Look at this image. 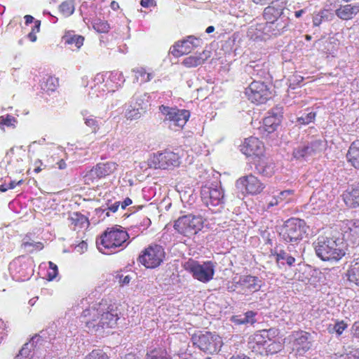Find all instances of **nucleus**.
<instances>
[{
	"label": "nucleus",
	"instance_id": "c9c22d12",
	"mask_svg": "<svg viewBox=\"0 0 359 359\" xmlns=\"http://www.w3.org/2000/svg\"><path fill=\"white\" fill-rule=\"evenodd\" d=\"M144 359H168L167 352L161 348H154L148 351Z\"/></svg>",
	"mask_w": 359,
	"mask_h": 359
},
{
	"label": "nucleus",
	"instance_id": "de8ad7c7",
	"mask_svg": "<svg viewBox=\"0 0 359 359\" xmlns=\"http://www.w3.org/2000/svg\"><path fill=\"white\" fill-rule=\"evenodd\" d=\"M256 313L252 311H247L245 313L244 318L239 320V324H246V323H251L253 324L256 322V320L255 318Z\"/></svg>",
	"mask_w": 359,
	"mask_h": 359
},
{
	"label": "nucleus",
	"instance_id": "6e6552de",
	"mask_svg": "<svg viewBox=\"0 0 359 359\" xmlns=\"http://www.w3.org/2000/svg\"><path fill=\"white\" fill-rule=\"evenodd\" d=\"M191 341L194 346L209 354L218 353L223 345L220 336L211 332L194 334Z\"/></svg>",
	"mask_w": 359,
	"mask_h": 359
},
{
	"label": "nucleus",
	"instance_id": "e433bc0d",
	"mask_svg": "<svg viewBox=\"0 0 359 359\" xmlns=\"http://www.w3.org/2000/svg\"><path fill=\"white\" fill-rule=\"evenodd\" d=\"M59 11L64 17H69L74 12V4L73 1H63L59 6Z\"/></svg>",
	"mask_w": 359,
	"mask_h": 359
},
{
	"label": "nucleus",
	"instance_id": "393cba45",
	"mask_svg": "<svg viewBox=\"0 0 359 359\" xmlns=\"http://www.w3.org/2000/svg\"><path fill=\"white\" fill-rule=\"evenodd\" d=\"M95 168L100 177L104 178L113 174L117 170L118 164L115 162L108 161L106 163H99Z\"/></svg>",
	"mask_w": 359,
	"mask_h": 359
},
{
	"label": "nucleus",
	"instance_id": "9b49d317",
	"mask_svg": "<svg viewBox=\"0 0 359 359\" xmlns=\"http://www.w3.org/2000/svg\"><path fill=\"white\" fill-rule=\"evenodd\" d=\"M159 110L165 116L164 121L168 122V127L173 130H177L176 128H182L190 117L189 111L186 109L161 105Z\"/></svg>",
	"mask_w": 359,
	"mask_h": 359
},
{
	"label": "nucleus",
	"instance_id": "7ed1b4c3",
	"mask_svg": "<svg viewBox=\"0 0 359 359\" xmlns=\"http://www.w3.org/2000/svg\"><path fill=\"white\" fill-rule=\"evenodd\" d=\"M316 254L323 261H337L344 255V243L340 239L334 238L332 230L327 227L319 231Z\"/></svg>",
	"mask_w": 359,
	"mask_h": 359
},
{
	"label": "nucleus",
	"instance_id": "423d86ee",
	"mask_svg": "<svg viewBox=\"0 0 359 359\" xmlns=\"http://www.w3.org/2000/svg\"><path fill=\"white\" fill-rule=\"evenodd\" d=\"M203 224L204 220L201 216L189 214L176 219L173 228L178 233L191 238L203 229Z\"/></svg>",
	"mask_w": 359,
	"mask_h": 359
},
{
	"label": "nucleus",
	"instance_id": "a19ab883",
	"mask_svg": "<svg viewBox=\"0 0 359 359\" xmlns=\"http://www.w3.org/2000/svg\"><path fill=\"white\" fill-rule=\"evenodd\" d=\"M83 359H109V357L102 349H93L88 353Z\"/></svg>",
	"mask_w": 359,
	"mask_h": 359
},
{
	"label": "nucleus",
	"instance_id": "6ab92c4d",
	"mask_svg": "<svg viewBox=\"0 0 359 359\" xmlns=\"http://www.w3.org/2000/svg\"><path fill=\"white\" fill-rule=\"evenodd\" d=\"M309 334L304 331L294 332L290 336L292 348L299 354L305 353L310 348L309 341Z\"/></svg>",
	"mask_w": 359,
	"mask_h": 359
},
{
	"label": "nucleus",
	"instance_id": "79ce46f5",
	"mask_svg": "<svg viewBox=\"0 0 359 359\" xmlns=\"http://www.w3.org/2000/svg\"><path fill=\"white\" fill-rule=\"evenodd\" d=\"M347 328V324L344 321L337 322L334 325L329 326L330 332H335L337 336H340Z\"/></svg>",
	"mask_w": 359,
	"mask_h": 359
},
{
	"label": "nucleus",
	"instance_id": "37998d69",
	"mask_svg": "<svg viewBox=\"0 0 359 359\" xmlns=\"http://www.w3.org/2000/svg\"><path fill=\"white\" fill-rule=\"evenodd\" d=\"M294 194V191L292 189L284 190L280 192L278 198L280 202H285L286 203H290L292 201V197Z\"/></svg>",
	"mask_w": 359,
	"mask_h": 359
},
{
	"label": "nucleus",
	"instance_id": "e2e57ef3",
	"mask_svg": "<svg viewBox=\"0 0 359 359\" xmlns=\"http://www.w3.org/2000/svg\"><path fill=\"white\" fill-rule=\"evenodd\" d=\"M6 325L5 323L0 319V334L1 335V338L4 337V335L6 334Z\"/></svg>",
	"mask_w": 359,
	"mask_h": 359
},
{
	"label": "nucleus",
	"instance_id": "f704fd0d",
	"mask_svg": "<svg viewBox=\"0 0 359 359\" xmlns=\"http://www.w3.org/2000/svg\"><path fill=\"white\" fill-rule=\"evenodd\" d=\"M93 29L98 33L107 34L109 32L111 27L107 20L97 19L93 22Z\"/></svg>",
	"mask_w": 359,
	"mask_h": 359
},
{
	"label": "nucleus",
	"instance_id": "774afa93",
	"mask_svg": "<svg viewBox=\"0 0 359 359\" xmlns=\"http://www.w3.org/2000/svg\"><path fill=\"white\" fill-rule=\"evenodd\" d=\"M286 262H287V264L289 266H292L294 263L295 262V258L293 257L291 255H289L286 257Z\"/></svg>",
	"mask_w": 359,
	"mask_h": 359
},
{
	"label": "nucleus",
	"instance_id": "0eeeda50",
	"mask_svg": "<svg viewBox=\"0 0 359 359\" xmlns=\"http://www.w3.org/2000/svg\"><path fill=\"white\" fill-rule=\"evenodd\" d=\"M249 101L257 105L266 103L273 96L271 86L262 81L254 80L245 90Z\"/></svg>",
	"mask_w": 359,
	"mask_h": 359
},
{
	"label": "nucleus",
	"instance_id": "4468645a",
	"mask_svg": "<svg viewBox=\"0 0 359 359\" xmlns=\"http://www.w3.org/2000/svg\"><path fill=\"white\" fill-rule=\"evenodd\" d=\"M240 151L247 157L261 159L265 155V145L258 137L250 136L245 138L240 145Z\"/></svg>",
	"mask_w": 359,
	"mask_h": 359
},
{
	"label": "nucleus",
	"instance_id": "13d9d810",
	"mask_svg": "<svg viewBox=\"0 0 359 359\" xmlns=\"http://www.w3.org/2000/svg\"><path fill=\"white\" fill-rule=\"evenodd\" d=\"M118 282L121 285H127L130 283L131 278L129 275L123 276V275L118 276Z\"/></svg>",
	"mask_w": 359,
	"mask_h": 359
},
{
	"label": "nucleus",
	"instance_id": "f03ea898",
	"mask_svg": "<svg viewBox=\"0 0 359 359\" xmlns=\"http://www.w3.org/2000/svg\"><path fill=\"white\" fill-rule=\"evenodd\" d=\"M279 333V330L274 327L256 331L248 338V347L257 355L275 354L283 348Z\"/></svg>",
	"mask_w": 359,
	"mask_h": 359
},
{
	"label": "nucleus",
	"instance_id": "338daca9",
	"mask_svg": "<svg viewBox=\"0 0 359 359\" xmlns=\"http://www.w3.org/2000/svg\"><path fill=\"white\" fill-rule=\"evenodd\" d=\"M229 359H252L245 354H238L232 355Z\"/></svg>",
	"mask_w": 359,
	"mask_h": 359
},
{
	"label": "nucleus",
	"instance_id": "09e8293b",
	"mask_svg": "<svg viewBox=\"0 0 359 359\" xmlns=\"http://www.w3.org/2000/svg\"><path fill=\"white\" fill-rule=\"evenodd\" d=\"M309 153V147L304 146L295 149L293 151V156L294 158L299 159L305 157Z\"/></svg>",
	"mask_w": 359,
	"mask_h": 359
},
{
	"label": "nucleus",
	"instance_id": "a211bd4d",
	"mask_svg": "<svg viewBox=\"0 0 359 359\" xmlns=\"http://www.w3.org/2000/svg\"><path fill=\"white\" fill-rule=\"evenodd\" d=\"M283 13V8L281 6H276L272 4L264 8L263 17L266 23L274 24L277 22V31L280 32L285 29L288 26L287 22H282L281 16Z\"/></svg>",
	"mask_w": 359,
	"mask_h": 359
},
{
	"label": "nucleus",
	"instance_id": "2eb2a0df",
	"mask_svg": "<svg viewBox=\"0 0 359 359\" xmlns=\"http://www.w3.org/2000/svg\"><path fill=\"white\" fill-rule=\"evenodd\" d=\"M236 187L248 195H257L262 192L265 184L257 177L250 174L240 177L236 181Z\"/></svg>",
	"mask_w": 359,
	"mask_h": 359
},
{
	"label": "nucleus",
	"instance_id": "680f3d73",
	"mask_svg": "<svg viewBox=\"0 0 359 359\" xmlns=\"http://www.w3.org/2000/svg\"><path fill=\"white\" fill-rule=\"evenodd\" d=\"M352 329L353 335L359 338V321L353 324Z\"/></svg>",
	"mask_w": 359,
	"mask_h": 359
},
{
	"label": "nucleus",
	"instance_id": "f8f14e48",
	"mask_svg": "<svg viewBox=\"0 0 359 359\" xmlns=\"http://www.w3.org/2000/svg\"><path fill=\"white\" fill-rule=\"evenodd\" d=\"M305 233L304 222L299 219L291 218L284 224L280 236L285 241L292 243L302 240Z\"/></svg>",
	"mask_w": 359,
	"mask_h": 359
},
{
	"label": "nucleus",
	"instance_id": "412c9836",
	"mask_svg": "<svg viewBox=\"0 0 359 359\" xmlns=\"http://www.w3.org/2000/svg\"><path fill=\"white\" fill-rule=\"evenodd\" d=\"M67 220L69 227L73 231H81L90 226L88 217L79 212L69 213Z\"/></svg>",
	"mask_w": 359,
	"mask_h": 359
},
{
	"label": "nucleus",
	"instance_id": "9d476101",
	"mask_svg": "<svg viewBox=\"0 0 359 359\" xmlns=\"http://www.w3.org/2000/svg\"><path fill=\"white\" fill-rule=\"evenodd\" d=\"M164 258L165 251L163 247L152 244L141 252L137 261L147 269H155L161 265Z\"/></svg>",
	"mask_w": 359,
	"mask_h": 359
},
{
	"label": "nucleus",
	"instance_id": "aec40b11",
	"mask_svg": "<svg viewBox=\"0 0 359 359\" xmlns=\"http://www.w3.org/2000/svg\"><path fill=\"white\" fill-rule=\"evenodd\" d=\"M342 231L344 239L349 240L353 243H359V219L344 222Z\"/></svg>",
	"mask_w": 359,
	"mask_h": 359
},
{
	"label": "nucleus",
	"instance_id": "f3484780",
	"mask_svg": "<svg viewBox=\"0 0 359 359\" xmlns=\"http://www.w3.org/2000/svg\"><path fill=\"white\" fill-rule=\"evenodd\" d=\"M202 43V40L200 38L188 36L186 39L175 43L172 46L171 53L175 57H180L190 53L195 48L201 46Z\"/></svg>",
	"mask_w": 359,
	"mask_h": 359
},
{
	"label": "nucleus",
	"instance_id": "49530a36",
	"mask_svg": "<svg viewBox=\"0 0 359 359\" xmlns=\"http://www.w3.org/2000/svg\"><path fill=\"white\" fill-rule=\"evenodd\" d=\"M49 270L47 273L48 280H53L55 279L58 274V269L55 264L52 262H48Z\"/></svg>",
	"mask_w": 359,
	"mask_h": 359
},
{
	"label": "nucleus",
	"instance_id": "864d4df0",
	"mask_svg": "<svg viewBox=\"0 0 359 359\" xmlns=\"http://www.w3.org/2000/svg\"><path fill=\"white\" fill-rule=\"evenodd\" d=\"M303 77L297 74H293L290 78V86L292 88H295V86L299 85L303 81Z\"/></svg>",
	"mask_w": 359,
	"mask_h": 359
},
{
	"label": "nucleus",
	"instance_id": "dca6fc26",
	"mask_svg": "<svg viewBox=\"0 0 359 359\" xmlns=\"http://www.w3.org/2000/svg\"><path fill=\"white\" fill-rule=\"evenodd\" d=\"M201 199L208 206L217 207L224 203V194L218 186L204 185L201 190Z\"/></svg>",
	"mask_w": 359,
	"mask_h": 359
},
{
	"label": "nucleus",
	"instance_id": "bb28decb",
	"mask_svg": "<svg viewBox=\"0 0 359 359\" xmlns=\"http://www.w3.org/2000/svg\"><path fill=\"white\" fill-rule=\"evenodd\" d=\"M255 165L257 172L264 176L271 177L274 174V166L267 162L265 156L261 159H257Z\"/></svg>",
	"mask_w": 359,
	"mask_h": 359
},
{
	"label": "nucleus",
	"instance_id": "ea45409f",
	"mask_svg": "<svg viewBox=\"0 0 359 359\" xmlns=\"http://www.w3.org/2000/svg\"><path fill=\"white\" fill-rule=\"evenodd\" d=\"M65 43L72 45L74 44L77 48H80L84 41V37L81 35L65 36Z\"/></svg>",
	"mask_w": 359,
	"mask_h": 359
},
{
	"label": "nucleus",
	"instance_id": "4d7b16f0",
	"mask_svg": "<svg viewBox=\"0 0 359 359\" xmlns=\"http://www.w3.org/2000/svg\"><path fill=\"white\" fill-rule=\"evenodd\" d=\"M85 123L88 126L93 128L94 130H96L98 128L97 121L93 118H86Z\"/></svg>",
	"mask_w": 359,
	"mask_h": 359
},
{
	"label": "nucleus",
	"instance_id": "4be33fe9",
	"mask_svg": "<svg viewBox=\"0 0 359 359\" xmlns=\"http://www.w3.org/2000/svg\"><path fill=\"white\" fill-rule=\"evenodd\" d=\"M358 13L359 3L340 6L339 8L335 11L336 15L343 20H351Z\"/></svg>",
	"mask_w": 359,
	"mask_h": 359
},
{
	"label": "nucleus",
	"instance_id": "052dcab7",
	"mask_svg": "<svg viewBox=\"0 0 359 359\" xmlns=\"http://www.w3.org/2000/svg\"><path fill=\"white\" fill-rule=\"evenodd\" d=\"M132 203V200L130 198L127 197L123 200V201L121 202L120 205L121 206V208L124 210L125 208H126V207L131 205Z\"/></svg>",
	"mask_w": 359,
	"mask_h": 359
},
{
	"label": "nucleus",
	"instance_id": "a878e982",
	"mask_svg": "<svg viewBox=\"0 0 359 359\" xmlns=\"http://www.w3.org/2000/svg\"><path fill=\"white\" fill-rule=\"evenodd\" d=\"M344 201L346 205L351 208L359 206V187L358 185L351 191H346L343 194Z\"/></svg>",
	"mask_w": 359,
	"mask_h": 359
},
{
	"label": "nucleus",
	"instance_id": "58836bf2",
	"mask_svg": "<svg viewBox=\"0 0 359 359\" xmlns=\"http://www.w3.org/2000/svg\"><path fill=\"white\" fill-rule=\"evenodd\" d=\"M16 123L17 119L10 114L0 116V128L1 130H5L6 127L15 128Z\"/></svg>",
	"mask_w": 359,
	"mask_h": 359
},
{
	"label": "nucleus",
	"instance_id": "b1692460",
	"mask_svg": "<svg viewBox=\"0 0 359 359\" xmlns=\"http://www.w3.org/2000/svg\"><path fill=\"white\" fill-rule=\"evenodd\" d=\"M281 122V117L274 113H269V115L263 119V130L268 133L276 130Z\"/></svg>",
	"mask_w": 359,
	"mask_h": 359
},
{
	"label": "nucleus",
	"instance_id": "1a4fd4ad",
	"mask_svg": "<svg viewBox=\"0 0 359 359\" xmlns=\"http://www.w3.org/2000/svg\"><path fill=\"white\" fill-rule=\"evenodd\" d=\"M181 163L180 156L169 149L153 154L149 160L150 166L156 169L170 170L179 167Z\"/></svg>",
	"mask_w": 359,
	"mask_h": 359
},
{
	"label": "nucleus",
	"instance_id": "f257e3e1",
	"mask_svg": "<svg viewBox=\"0 0 359 359\" xmlns=\"http://www.w3.org/2000/svg\"><path fill=\"white\" fill-rule=\"evenodd\" d=\"M81 322L91 332L114 328L119 319L118 308L106 299L90 306L83 311Z\"/></svg>",
	"mask_w": 359,
	"mask_h": 359
},
{
	"label": "nucleus",
	"instance_id": "39448f33",
	"mask_svg": "<svg viewBox=\"0 0 359 359\" xmlns=\"http://www.w3.org/2000/svg\"><path fill=\"white\" fill-rule=\"evenodd\" d=\"M183 267L194 279L203 283H207L212 280L215 275V264L211 261L200 264L196 260L189 259L184 262Z\"/></svg>",
	"mask_w": 359,
	"mask_h": 359
},
{
	"label": "nucleus",
	"instance_id": "3c124183",
	"mask_svg": "<svg viewBox=\"0 0 359 359\" xmlns=\"http://www.w3.org/2000/svg\"><path fill=\"white\" fill-rule=\"evenodd\" d=\"M314 118V114L313 112L307 113L305 115H302V116L297 118V122L300 125H306L311 123Z\"/></svg>",
	"mask_w": 359,
	"mask_h": 359
},
{
	"label": "nucleus",
	"instance_id": "7c9ffc66",
	"mask_svg": "<svg viewBox=\"0 0 359 359\" xmlns=\"http://www.w3.org/2000/svg\"><path fill=\"white\" fill-rule=\"evenodd\" d=\"M21 248L25 250L32 248L30 252L34 250H41L43 248V244L41 242H35L32 238V233H27L22 240Z\"/></svg>",
	"mask_w": 359,
	"mask_h": 359
},
{
	"label": "nucleus",
	"instance_id": "bf43d9fd",
	"mask_svg": "<svg viewBox=\"0 0 359 359\" xmlns=\"http://www.w3.org/2000/svg\"><path fill=\"white\" fill-rule=\"evenodd\" d=\"M94 81L96 84L102 83L104 81V75L102 73H98L94 78Z\"/></svg>",
	"mask_w": 359,
	"mask_h": 359
},
{
	"label": "nucleus",
	"instance_id": "2f4dec72",
	"mask_svg": "<svg viewBox=\"0 0 359 359\" xmlns=\"http://www.w3.org/2000/svg\"><path fill=\"white\" fill-rule=\"evenodd\" d=\"M59 86L58 79L50 75H46L41 83V88L46 92L55 91Z\"/></svg>",
	"mask_w": 359,
	"mask_h": 359
},
{
	"label": "nucleus",
	"instance_id": "ddd939ff",
	"mask_svg": "<svg viewBox=\"0 0 359 359\" xmlns=\"http://www.w3.org/2000/svg\"><path fill=\"white\" fill-rule=\"evenodd\" d=\"M263 281L256 276L250 274L241 276L238 281L234 280L232 285L228 286V290L233 292L239 287L244 293H255L260 290Z\"/></svg>",
	"mask_w": 359,
	"mask_h": 359
},
{
	"label": "nucleus",
	"instance_id": "0e129e2a",
	"mask_svg": "<svg viewBox=\"0 0 359 359\" xmlns=\"http://www.w3.org/2000/svg\"><path fill=\"white\" fill-rule=\"evenodd\" d=\"M120 204H121L120 201L115 202L114 204H112L111 205H110L109 207V210L113 212H116L118 210V209L120 206Z\"/></svg>",
	"mask_w": 359,
	"mask_h": 359
},
{
	"label": "nucleus",
	"instance_id": "5701e85b",
	"mask_svg": "<svg viewBox=\"0 0 359 359\" xmlns=\"http://www.w3.org/2000/svg\"><path fill=\"white\" fill-rule=\"evenodd\" d=\"M339 46L338 41L333 36L324 37L318 41V50L326 54L334 55Z\"/></svg>",
	"mask_w": 359,
	"mask_h": 359
},
{
	"label": "nucleus",
	"instance_id": "473e14b6",
	"mask_svg": "<svg viewBox=\"0 0 359 359\" xmlns=\"http://www.w3.org/2000/svg\"><path fill=\"white\" fill-rule=\"evenodd\" d=\"M133 71L135 73L137 81H140V83L149 82L154 77L153 73L147 72L144 67L136 68Z\"/></svg>",
	"mask_w": 359,
	"mask_h": 359
},
{
	"label": "nucleus",
	"instance_id": "c85d7f7f",
	"mask_svg": "<svg viewBox=\"0 0 359 359\" xmlns=\"http://www.w3.org/2000/svg\"><path fill=\"white\" fill-rule=\"evenodd\" d=\"M346 275L351 283L359 285V256L353 259Z\"/></svg>",
	"mask_w": 359,
	"mask_h": 359
},
{
	"label": "nucleus",
	"instance_id": "8fccbe9b",
	"mask_svg": "<svg viewBox=\"0 0 359 359\" xmlns=\"http://www.w3.org/2000/svg\"><path fill=\"white\" fill-rule=\"evenodd\" d=\"M23 183V180H20L18 182L11 181L8 184H2L0 185V191L6 192L8 189H14L17 185H21Z\"/></svg>",
	"mask_w": 359,
	"mask_h": 359
},
{
	"label": "nucleus",
	"instance_id": "5fc2aeb1",
	"mask_svg": "<svg viewBox=\"0 0 359 359\" xmlns=\"http://www.w3.org/2000/svg\"><path fill=\"white\" fill-rule=\"evenodd\" d=\"M273 255L275 256V260L278 264L281 260H285L286 257L288 256V254L284 250H280L279 252H275Z\"/></svg>",
	"mask_w": 359,
	"mask_h": 359
},
{
	"label": "nucleus",
	"instance_id": "cd10ccee",
	"mask_svg": "<svg viewBox=\"0 0 359 359\" xmlns=\"http://www.w3.org/2000/svg\"><path fill=\"white\" fill-rule=\"evenodd\" d=\"M346 156L348 161L354 168L359 169V140L351 143Z\"/></svg>",
	"mask_w": 359,
	"mask_h": 359
},
{
	"label": "nucleus",
	"instance_id": "69168bd1",
	"mask_svg": "<svg viewBox=\"0 0 359 359\" xmlns=\"http://www.w3.org/2000/svg\"><path fill=\"white\" fill-rule=\"evenodd\" d=\"M154 0H141L140 4L142 7L148 8L153 5Z\"/></svg>",
	"mask_w": 359,
	"mask_h": 359
},
{
	"label": "nucleus",
	"instance_id": "a18cd8bd",
	"mask_svg": "<svg viewBox=\"0 0 359 359\" xmlns=\"http://www.w3.org/2000/svg\"><path fill=\"white\" fill-rule=\"evenodd\" d=\"M332 18V13L328 10H324L316 16V26L322 21L329 20Z\"/></svg>",
	"mask_w": 359,
	"mask_h": 359
},
{
	"label": "nucleus",
	"instance_id": "72a5a7b5",
	"mask_svg": "<svg viewBox=\"0 0 359 359\" xmlns=\"http://www.w3.org/2000/svg\"><path fill=\"white\" fill-rule=\"evenodd\" d=\"M204 62L205 59L201 55H191L184 58L182 64L186 67L192 68L203 64Z\"/></svg>",
	"mask_w": 359,
	"mask_h": 359
},
{
	"label": "nucleus",
	"instance_id": "c03bdc74",
	"mask_svg": "<svg viewBox=\"0 0 359 359\" xmlns=\"http://www.w3.org/2000/svg\"><path fill=\"white\" fill-rule=\"evenodd\" d=\"M32 356L31 350L28 347V344H25L20 349L19 354L15 359H30Z\"/></svg>",
	"mask_w": 359,
	"mask_h": 359
},
{
	"label": "nucleus",
	"instance_id": "c756f323",
	"mask_svg": "<svg viewBox=\"0 0 359 359\" xmlns=\"http://www.w3.org/2000/svg\"><path fill=\"white\" fill-rule=\"evenodd\" d=\"M24 18L25 20L26 25H29L32 22L34 23L31 32L27 34V38L32 42H35L37 39L36 34L40 32L41 21L39 20H34V17L30 15H26Z\"/></svg>",
	"mask_w": 359,
	"mask_h": 359
},
{
	"label": "nucleus",
	"instance_id": "603ef678",
	"mask_svg": "<svg viewBox=\"0 0 359 359\" xmlns=\"http://www.w3.org/2000/svg\"><path fill=\"white\" fill-rule=\"evenodd\" d=\"M126 117L127 119L134 120L140 117V112L139 109L132 108L128 109L126 112Z\"/></svg>",
	"mask_w": 359,
	"mask_h": 359
},
{
	"label": "nucleus",
	"instance_id": "4c0bfd02",
	"mask_svg": "<svg viewBox=\"0 0 359 359\" xmlns=\"http://www.w3.org/2000/svg\"><path fill=\"white\" fill-rule=\"evenodd\" d=\"M83 179L85 184L90 185L101 179V177L98 175L97 170H95L94 166L83 175Z\"/></svg>",
	"mask_w": 359,
	"mask_h": 359
},
{
	"label": "nucleus",
	"instance_id": "6e6d98bb",
	"mask_svg": "<svg viewBox=\"0 0 359 359\" xmlns=\"http://www.w3.org/2000/svg\"><path fill=\"white\" fill-rule=\"evenodd\" d=\"M43 165V163L41 160L36 159L32 164L33 166V170L34 173H39L42 170V166Z\"/></svg>",
	"mask_w": 359,
	"mask_h": 359
},
{
	"label": "nucleus",
	"instance_id": "20e7f679",
	"mask_svg": "<svg viewBox=\"0 0 359 359\" xmlns=\"http://www.w3.org/2000/svg\"><path fill=\"white\" fill-rule=\"evenodd\" d=\"M129 239V234L123 227L115 225L107 227L96 241V245L103 254L110 255L122 249Z\"/></svg>",
	"mask_w": 359,
	"mask_h": 359
}]
</instances>
